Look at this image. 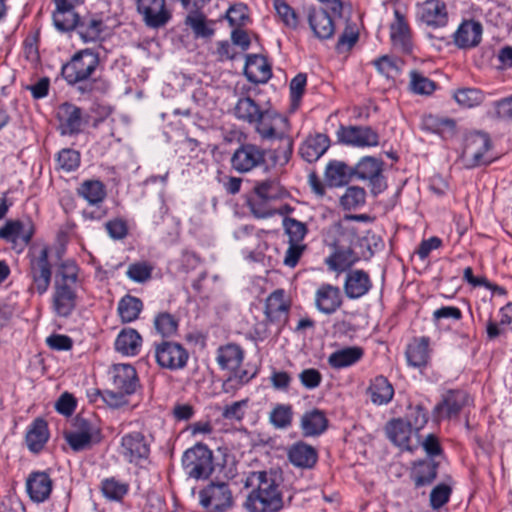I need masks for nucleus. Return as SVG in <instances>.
Listing matches in <instances>:
<instances>
[{
	"label": "nucleus",
	"instance_id": "1",
	"mask_svg": "<svg viewBox=\"0 0 512 512\" xmlns=\"http://www.w3.org/2000/svg\"><path fill=\"white\" fill-rule=\"evenodd\" d=\"M99 55L91 49L77 52L64 64L61 74L68 85L77 86L83 95H103L110 89V83L102 77L91 78L99 66Z\"/></svg>",
	"mask_w": 512,
	"mask_h": 512
},
{
	"label": "nucleus",
	"instance_id": "2",
	"mask_svg": "<svg viewBox=\"0 0 512 512\" xmlns=\"http://www.w3.org/2000/svg\"><path fill=\"white\" fill-rule=\"evenodd\" d=\"M245 487L252 488L244 503L248 512H277L283 507L282 495L272 471L251 472Z\"/></svg>",
	"mask_w": 512,
	"mask_h": 512
},
{
	"label": "nucleus",
	"instance_id": "3",
	"mask_svg": "<svg viewBox=\"0 0 512 512\" xmlns=\"http://www.w3.org/2000/svg\"><path fill=\"white\" fill-rule=\"evenodd\" d=\"M81 286L79 268L72 260L62 262L55 273L52 309L56 316L68 318L78 302V289Z\"/></svg>",
	"mask_w": 512,
	"mask_h": 512
},
{
	"label": "nucleus",
	"instance_id": "4",
	"mask_svg": "<svg viewBox=\"0 0 512 512\" xmlns=\"http://www.w3.org/2000/svg\"><path fill=\"white\" fill-rule=\"evenodd\" d=\"M182 465L190 478L207 479L214 471L213 453L206 445L198 443L184 452Z\"/></svg>",
	"mask_w": 512,
	"mask_h": 512
},
{
	"label": "nucleus",
	"instance_id": "5",
	"mask_svg": "<svg viewBox=\"0 0 512 512\" xmlns=\"http://www.w3.org/2000/svg\"><path fill=\"white\" fill-rule=\"evenodd\" d=\"M35 226L30 219L8 220L0 228V239L11 244V247L21 253L31 242Z\"/></svg>",
	"mask_w": 512,
	"mask_h": 512
},
{
	"label": "nucleus",
	"instance_id": "6",
	"mask_svg": "<svg viewBox=\"0 0 512 512\" xmlns=\"http://www.w3.org/2000/svg\"><path fill=\"white\" fill-rule=\"evenodd\" d=\"M203 508L211 512H225L233 505L232 492L225 482L210 483L199 492Z\"/></svg>",
	"mask_w": 512,
	"mask_h": 512
},
{
	"label": "nucleus",
	"instance_id": "7",
	"mask_svg": "<svg viewBox=\"0 0 512 512\" xmlns=\"http://www.w3.org/2000/svg\"><path fill=\"white\" fill-rule=\"evenodd\" d=\"M266 150L252 143L241 144L232 154L231 167L238 173H248L265 164Z\"/></svg>",
	"mask_w": 512,
	"mask_h": 512
},
{
	"label": "nucleus",
	"instance_id": "8",
	"mask_svg": "<svg viewBox=\"0 0 512 512\" xmlns=\"http://www.w3.org/2000/svg\"><path fill=\"white\" fill-rule=\"evenodd\" d=\"M415 17L417 22L429 28L438 29L447 25L449 13L443 0H425L417 3Z\"/></svg>",
	"mask_w": 512,
	"mask_h": 512
},
{
	"label": "nucleus",
	"instance_id": "9",
	"mask_svg": "<svg viewBox=\"0 0 512 512\" xmlns=\"http://www.w3.org/2000/svg\"><path fill=\"white\" fill-rule=\"evenodd\" d=\"M302 15L306 18L313 36L319 40L330 39L334 35L335 26L330 14L313 5H303Z\"/></svg>",
	"mask_w": 512,
	"mask_h": 512
},
{
	"label": "nucleus",
	"instance_id": "10",
	"mask_svg": "<svg viewBox=\"0 0 512 512\" xmlns=\"http://www.w3.org/2000/svg\"><path fill=\"white\" fill-rule=\"evenodd\" d=\"M491 149V140L488 134L475 132L466 139L463 155L469 161V167L488 165L492 158L486 153Z\"/></svg>",
	"mask_w": 512,
	"mask_h": 512
},
{
	"label": "nucleus",
	"instance_id": "11",
	"mask_svg": "<svg viewBox=\"0 0 512 512\" xmlns=\"http://www.w3.org/2000/svg\"><path fill=\"white\" fill-rule=\"evenodd\" d=\"M188 357L186 349L176 342L163 341L155 347V358L162 368L182 369L186 366Z\"/></svg>",
	"mask_w": 512,
	"mask_h": 512
},
{
	"label": "nucleus",
	"instance_id": "12",
	"mask_svg": "<svg viewBox=\"0 0 512 512\" xmlns=\"http://www.w3.org/2000/svg\"><path fill=\"white\" fill-rule=\"evenodd\" d=\"M51 275L48 248L43 247L38 255H33L30 259L29 276L32 279V289H35L40 295L44 294L50 285Z\"/></svg>",
	"mask_w": 512,
	"mask_h": 512
},
{
	"label": "nucleus",
	"instance_id": "13",
	"mask_svg": "<svg viewBox=\"0 0 512 512\" xmlns=\"http://www.w3.org/2000/svg\"><path fill=\"white\" fill-rule=\"evenodd\" d=\"M137 11L149 28L164 27L171 19L165 0H137Z\"/></svg>",
	"mask_w": 512,
	"mask_h": 512
},
{
	"label": "nucleus",
	"instance_id": "14",
	"mask_svg": "<svg viewBox=\"0 0 512 512\" xmlns=\"http://www.w3.org/2000/svg\"><path fill=\"white\" fill-rule=\"evenodd\" d=\"M254 124L256 132L266 140L276 139L281 132H289L288 119L274 110L262 111Z\"/></svg>",
	"mask_w": 512,
	"mask_h": 512
},
{
	"label": "nucleus",
	"instance_id": "15",
	"mask_svg": "<svg viewBox=\"0 0 512 512\" xmlns=\"http://www.w3.org/2000/svg\"><path fill=\"white\" fill-rule=\"evenodd\" d=\"M340 142L356 147H373L379 143V135L369 126H341L337 132Z\"/></svg>",
	"mask_w": 512,
	"mask_h": 512
},
{
	"label": "nucleus",
	"instance_id": "16",
	"mask_svg": "<svg viewBox=\"0 0 512 512\" xmlns=\"http://www.w3.org/2000/svg\"><path fill=\"white\" fill-rule=\"evenodd\" d=\"M120 453L128 462L138 463L148 458L150 444L141 432H131L122 437Z\"/></svg>",
	"mask_w": 512,
	"mask_h": 512
},
{
	"label": "nucleus",
	"instance_id": "17",
	"mask_svg": "<svg viewBox=\"0 0 512 512\" xmlns=\"http://www.w3.org/2000/svg\"><path fill=\"white\" fill-rule=\"evenodd\" d=\"M467 401L468 396L464 391L450 390L443 395L442 401L434 407L433 416L438 421L457 416Z\"/></svg>",
	"mask_w": 512,
	"mask_h": 512
},
{
	"label": "nucleus",
	"instance_id": "18",
	"mask_svg": "<svg viewBox=\"0 0 512 512\" xmlns=\"http://www.w3.org/2000/svg\"><path fill=\"white\" fill-rule=\"evenodd\" d=\"M53 481L44 471H33L26 479V491L31 501L43 503L49 499Z\"/></svg>",
	"mask_w": 512,
	"mask_h": 512
},
{
	"label": "nucleus",
	"instance_id": "19",
	"mask_svg": "<svg viewBox=\"0 0 512 512\" xmlns=\"http://www.w3.org/2000/svg\"><path fill=\"white\" fill-rule=\"evenodd\" d=\"M314 300L317 310L325 315H332L343 303L340 288L327 283L318 287Z\"/></svg>",
	"mask_w": 512,
	"mask_h": 512
},
{
	"label": "nucleus",
	"instance_id": "20",
	"mask_svg": "<svg viewBox=\"0 0 512 512\" xmlns=\"http://www.w3.org/2000/svg\"><path fill=\"white\" fill-rule=\"evenodd\" d=\"M395 19L390 25V38L393 46L402 53L409 54L412 51V32L404 15L394 11Z\"/></svg>",
	"mask_w": 512,
	"mask_h": 512
},
{
	"label": "nucleus",
	"instance_id": "21",
	"mask_svg": "<svg viewBox=\"0 0 512 512\" xmlns=\"http://www.w3.org/2000/svg\"><path fill=\"white\" fill-rule=\"evenodd\" d=\"M483 28L480 22L463 21L453 34L454 44L460 49H469L480 44Z\"/></svg>",
	"mask_w": 512,
	"mask_h": 512
},
{
	"label": "nucleus",
	"instance_id": "22",
	"mask_svg": "<svg viewBox=\"0 0 512 512\" xmlns=\"http://www.w3.org/2000/svg\"><path fill=\"white\" fill-rule=\"evenodd\" d=\"M58 119L61 135H75L81 132L83 125L81 108L64 103L59 108Z\"/></svg>",
	"mask_w": 512,
	"mask_h": 512
},
{
	"label": "nucleus",
	"instance_id": "23",
	"mask_svg": "<svg viewBox=\"0 0 512 512\" xmlns=\"http://www.w3.org/2000/svg\"><path fill=\"white\" fill-rule=\"evenodd\" d=\"M372 288V282L363 270H351L346 274L343 289L347 298L359 299L366 295Z\"/></svg>",
	"mask_w": 512,
	"mask_h": 512
},
{
	"label": "nucleus",
	"instance_id": "24",
	"mask_svg": "<svg viewBox=\"0 0 512 512\" xmlns=\"http://www.w3.org/2000/svg\"><path fill=\"white\" fill-rule=\"evenodd\" d=\"M244 75L251 83L264 84L271 78L272 71L265 57L250 54L246 56Z\"/></svg>",
	"mask_w": 512,
	"mask_h": 512
},
{
	"label": "nucleus",
	"instance_id": "25",
	"mask_svg": "<svg viewBox=\"0 0 512 512\" xmlns=\"http://www.w3.org/2000/svg\"><path fill=\"white\" fill-rule=\"evenodd\" d=\"M287 456L293 466L302 469L312 468L318 459L316 449L302 441L292 444L288 448Z\"/></svg>",
	"mask_w": 512,
	"mask_h": 512
},
{
	"label": "nucleus",
	"instance_id": "26",
	"mask_svg": "<svg viewBox=\"0 0 512 512\" xmlns=\"http://www.w3.org/2000/svg\"><path fill=\"white\" fill-rule=\"evenodd\" d=\"M113 385L117 390L127 395L135 393L138 385L135 368L130 364L115 365L113 370Z\"/></svg>",
	"mask_w": 512,
	"mask_h": 512
},
{
	"label": "nucleus",
	"instance_id": "27",
	"mask_svg": "<svg viewBox=\"0 0 512 512\" xmlns=\"http://www.w3.org/2000/svg\"><path fill=\"white\" fill-rule=\"evenodd\" d=\"M412 432H414L413 429L402 418L392 419L386 426V433L390 441L407 451L414 449L410 444Z\"/></svg>",
	"mask_w": 512,
	"mask_h": 512
},
{
	"label": "nucleus",
	"instance_id": "28",
	"mask_svg": "<svg viewBox=\"0 0 512 512\" xmlns=\"http://www.w3.org/2000/svg\"><path fill=\"white\" fill-rule=\"evenodd\" d=\"M327 426L328 420L325 414L318 409L305 412L300 420V428L304 437L319 436L325 432Z\"/></svg>",
	"mask_w": 512,
	"mask_h": 512
},
{
	"label": "nucleus",
	"instance_id": "29",
	"mask_svg": "<svg viewBox=\"0 0 512 512\" xmlns=\"http://www.w3.org/2000/svg\"><path fill=\"white\" fill-rule=\"evenodd\" d=\"M364 355V351L358 346H349L331 353L327 359L329 366L340 370L353 366L359 362Z\"/></svg>",
	"mask_w": 512,
	"mask_h": 512
},
{
	"label": "nucleus",
	"instance_id": "30",
	"mask_svg": "<svg viewBox=\"0 0 512 512\" xmlns=\"http://www.w3.org/2000/svg\"><path fill=\"white\" fill-rule=\"evenodd\" d=\"M405 355L409 366L425 367L429 360V338H414L408 344Z\"/></svg>",
	"mask_w": 512,
	"mask_h": 512
},
{
	"label": "nucleus",
	"instance_id": "31",
	"mask_svg": "<svg viewBox=\"0 0 512 512\" xmlns=\"http://www.w3.org/2000/svg\"><path fill=\"white\" fill-rule=\"evenodd\" d=\"M330 140L325 134L308 137L300 147L302 158L309 162L317 161L329 148Z\"/></svg>",
	"mask_w": 512,
	"mask_h": 512
},
{
	"label": "nucleus",
	"instance_id": "32",
	"mask_svg": "<svg viewBox=\"0 0 512 512\" xmlns=\"http://www.w3.org/2000/svg\"><path fill=\"white\" fill-rule=\"evenodd\" d=\"M438 463L433 459H424L415 463L411 478L416 488L430 485L437 477Z\"/></svg>",
	"mask_w": 512,
	"mask_h": 512
},
{
	"label": "nucleus",
	"instance_id": "33",
	"mask_svg": "<svg viewBox=\"0 0 512 512\" xmlns=\"http://www.w3.org/2000/svg\"><path fill=\"white\" fill-rule=\"evenodd\" d=\"M288 310L289 305L285 301L283 290H275L266 299L265 315L270 321H286Z\"/></svg>",
	"mask_w": 512,
	"mask_h": 512
},
{
	"label": "nucleus",
	"instance_id": "34",
	"mask_svg": "<svg viewBox=\"0 0 512 512\" xmlns=\"http://www.w3.org/2000/svg\"><path fill=\"white\" fill-rule=\"evenodd\" d=\"M244 353L240 346L227 344L217 350L216 361L223 370H236L243 361Z\"/></svg>",
	"mask_w": 512,
	"mask_h": 512
},
{
	"label": "nucleus",
	"instance_id": "35",
	"mask_svg": "<svg viewBox=\"0 0 512 512\" xmlns=\"http://www.w3.org/2000/svg\"><path fill=\"white\" fill-rule=\"evenodd\" d=\"M421 127L446 139L455 134L456 122L450 118L427 115L423 117Z\"/></svg>",
	"mask_w": 512,
	"mask_h": 512
},
{
	"label": "nucleus",
	"instance_id": "36",
	"mask_svg": "<svg viewBox=\"0 0 512 512\" xmlns=\"http://www.w3.org/2000/svg\"><path fill=\"white\" fill-rule=\"evenodd\" d=\"M48 438L49 432L46 421L40 418L35 419L26 433V443L29 450L35 453L39 452Z\"/></svg>",
	"mask_w": 512,
	"mask_h": 512
},
{
	"label": "nucleus",
	"instance_id": "37",
	"mask_svg": "<svg viewBox=\"0 0 512 512\" xmlns=\"http://www.w3.org/2000/svg\"><path fill=\"white\" fill-rule=\"evenodd\" d=\"M204 6L198 7H183L188 15L185 19V24L189 26L197 37L207 38L213 35L214 30L207 25L206 16L201 13Z\"/></svg>",
	"mask_w": 512,
	"mask_h": 512
},
{
	"label": "nucleus",
	"instance_id": "38",
	"mask_svg": "<svg viewBox=\"0 0 512 512\" xmlns=\"http://www.w3.org/2000/svg\"><path fill=\"white\" fill-rule=\"evenodd\" d=\"M141 343L142 338L136 330L124 329L116 338L115 349L124 355L134 356L139 352Z\"/></svg>",
	"mask_w": 512,
	"mask_h": 512
},
{
	"label": "nucleus",
	"instance_id": "39",
	"mask_svg": "<svg viewBox=\"0 0 512 512\" xmlns=\"http://www.w3.org/2000/svg\"><path fill=\"white\" fill-rule=\"evenodd\" d=\"M104 22L95 15H88L80 19L77 32L84 42H94L100 38L104 30Z\"/></svg>",
	"mask_w": 512,
	"mask_h": 512
},
{
	"label": "nucleus",
	"instance_id": "40",
	"mask_svg": "<svg viewBox=\"0 0 512 512\" xmlns=\"http://www.w3.org/2000/svg\"><path fill=\"white\" fill-rule=\"evenodd\" d=\"M371 401L376 405L389 403L394 395L393 386L384 376H377L368 388Z\"/></svg>",
	"mask_w": 512,
	"mask_h": 512
},
{
	"label": "nucleus",
	"instance_id": "41",
	"mask_svg": "<svg viewBox=\"0 0 512 512\" xmlns=\"http://www.w3.org/2000/svg\"><path fill=\"white\" fill-rule=\"evenodd\" d=\"M353 175V168L348 167L345 163L334 161L327 165L325 171V180L331 187H339L345 185Z\"/></svg>",
	"mask_w": 512,
	"mask_h": 512
},
{
	"label": "nucleus",
	"instance_id": "42",
	"mask_svg": "<svg viewBox=\"0 0 512 512\" xmlns=\"http://www.w3.org/2000/svg\"><path fill=\"white\" fill-rule=\"evenodd\" d=\"M262 110L258 104L250 97H241L238 99L234 114L237 119L249 124L255 123L259 119Z\"/></svg>",
	"mask_w": 512,
	"mask_h": 512
},
{
	"label": "nucleus",
	"instance_id": "43",
	"mask_svg": "<svg viewBox=\"0 0 512 512\" xmlns=\"http://www.w3.org/2000/svg\"><path fill=\"white\" fill-rule=\"evenodd\" d=\"M78 194L90 205H97L105 199L106 190L101 181L86 180L78 188Z\"/></svg>",
	"mask_w": 512,
	"mask_h": 512
},
{
	"label": "nucleus",
	"instance_id": "44",
	"mask_svg": "<svg viewBox=\"0 0 512 512\" xmlns=\"http://www.w3.org/2000/svg\"><path fill=\"white\" fill-rule=\"evenodd\" d=\"M80 19L79 15L72 8L56 7L53 12L54 25L61 32L77 29Z\"/></svg>",
	"mask_w": 512,
	"mask_h": 512
},
{
	"label": "nucleus",
	"instance_id": "45",
	"mask_svg": "<svg viewBox=\"0 0 512 512\" xmlns=\"http://www.w3.org/2000/svg\"><path fill=\"white\" fill-rule=\"evenodd\" d=\"M274 8L283 24L293 30L303 27L300 14L302 9L296 12L285 0H273Z\"/></svg>",
	"mask_w": 512,
	"mask_h": 512
},
{
	"label": "nucleus",
	"instance_id": "46",
	"mask_svg": "<svg viewBox=\"0 0 512 512\" xmlns=\"http://www.w3.org/2000/svg\"><path fill=\"white\" fill-rule=\"evenodd\" d=\"M143 309L142 301L131 295L124 296L118 303V313L122 322H132L136 320Z\"/></svg>",
	"mask_w": 512,
	"mask_h": 512
},
{
	"label": "nucleus",
	"instance_id": "47",
	"mask_svg": "<svg viewBox=\"0 0 512 512\" xmlns=\"http://www.w3.org/2000/svg\"><path fill=\"white\" fill-rule=\"evenodd\" d=\"M382 164L383 162L375 157H363L355 167H353V175L359 179L367 180L382 172Z\"/></svg>",
	"mask_w": 512,
	"mask_h": 512
},
{
	"label": "nucleus",
	"instance_id": "48",
	"mask_svg": "<svg viewBox=\"0 0 512 512\" xmlns=\"http://www.w3.org/2000/svg\"><path fill=\"white\" fill-rule=\"evenodd\" d=\"M280 145L272 150L271 159L275 165H286L293 152V140L288 132H281L280 136L276 138Z\"/></svg>",
	"mask_w": 512,
	"mask_h": 512
},
{
	"label": "nucleus",
	"instance_id": "49",
	"mask_svg": "<svg viewBox=\"0 0 512 512\" xmlns=\"http://www.w3.org/2000/svg\"><path fill=\"white\" fill-rule=\"evenodd\" d=\"M293 409L290 404H276L269 413V422L276 429H287L291 426Z\"/></svg>",
	"mask_w": 512,
	"mask_h": 512
},
{
	"label": "nucleus",
	"instance_id": "50",
	"mask_svg": "<svg viewBox=\"0 0 512 512\" xmlns=\"http://www.w3.org/2000/svg\"><path fill=\"white\" fill-rule=\"evenodd\" d=\"M101 491L111 501H121L129 491V484L114 477L105 478L101 482Z\"/></svg>",
	"mask_w": 512,
	"mask_h": 512
},
{
	"label": "nucleus",
	"instance_id": "51",
	"mask_svg": "<svg viewBox=\"0 0 512 512\" xmlns=\"http://www.w3.org/2000/svg\"><path fill=\"white\" fill-rule=\"evenodd\" d=\"M455 101L462 107L473 108L480 105L484 99V93L478 88H460L454 92Z\"/></svg>",
	"mask_w": 512,
	"mask_h": 512
},
{
	"label": "nucleus",
	"instance_id": "52",
	"mask_svg": "<svg viewBox=\"0 0 512 512\" xmlns=\"http://www.w3.org/2000/svg\"><path fill=\"white\" fill-rule=\"evenodd\" d=\"M282 226L289 243H301L308 233L306 224L292 217L285 216Z\"/></svg>",
	"mask_w": 512,
	"mask_h": 512
},
{
	"label": "nucleus",
	"instance_id": "53",
	"mask_svg": "<svg viewBox=\"0 0 512 512\" xmlns=\"http://www.w3.org/2000/svg\"><path fill=\"white\" fill-rule=\"evenodd\" d=\"M428 419V412L422 405H416L414 407L409 406V411L406 415V419L404 420L413 429L416 437L418 438V442H420L419 432L425 427Z\"/></svg>",
	"mask_w": 512,
	"mask_h": 512
},
{
	"label": "nucleus",
	"instance_id": "54",
	"mask_svg": "<svg viewBox=\"0 0 512 512\" xmlns=\"http://www.w3.org/2000/svg\"><path fill=\"white\" fill-rule=\"evenodd\" d=\"M254 191L256 197L260 200H274L279 199L283 196L284 190L276 180H265L259 182L255 187Z\"/></svg>",
	"mask_w": 512,
	"mask_h": 512
},
{
	"label": "nucleus",
	"instance_id": "55",
	"mask_svg": "<svg viewBox=\"0 0 512 512\" xmlns=\"http://www.w3.org/2000/svg\"><path fill=\"white\" fill-rule=\"evenodd\" d=\"M154 327L163 337H170L177 332L178 320L172 314L162 312L155 317Z\"/></svg>",
	"mask_w": 512,
	"mask_h": 512
},
{
	"label": "nucleus",
	"instance_id": "56",
	"mask_svg": "<svg viewBox=\"0 0 512 512\" xmlns=\"http://www.w3.org/2000/svg\"><path fill=\"white\" fill-rule=\"evenodd\" d=\"M80 153L71 148H64L58 152L56 161L60 169L71 172L80 166Z\"/></svg>",
	"mask_w": 512,
	"mask_h": 512
},
{
	"label": "nucleus",
	"instance_id": "57",
	"mask_svg": "<svg viewBox=\"0 0 512 512\" xmlns=\"http://www.w3.org/2000/svg\"><path fill=\"white\" fill-rule=\"evenodd\" d=\"M64 438L71 447V449L75 452L87 450L91 448L93 444L99 442L98 440L90 438L89 435L77 433L73 430L65 432Z\"/></svg>",
	"mask_w": 512,
	"mask_h": 512
},
{
	"label": "nucleus",
	"instance_id": "58",
	"mask_svg": "<svg viewBox=\"0 0 512 512\" xmlns=\"http://www.w3.org/2000/svg\"><path fill=\"white\" fill-rule=\"evenodd\" d=\"M365 190L363 188L352 186L348 187L340 198V203L344 209H354L365 202Z\"/></svg>",
	"mask_w": 512,
	"mask_h": 512
},
{
	"label": "nucleus",
	"instance_id": "59",
	"mask_svg": "<svg viewBox=\"0 0 512 512\" xmlns=\"http://www.w3.org/2000/svg\"><path fill=\"white\" fill-rule=\"evenodd\" d=\"M410 85L417 94L429 95L435 90V83L415 70L410 72Z\"/></svg>",
	"mask_w": 512,
	"mask_h": 512
},
{
	"label": "nucleus",
	"instance_id": "60",
	"mask_svg": "<svg viewBox=\"0 0 512 512\" xmlns=\"http://www.w3.org/2000/svg\"><path fill=\"white\" fill-rule=\"evenodd\" d=\"M153 267L147 262L130 264L126 275L134 282L143 283L151 278Z\"/></svg>",
	"mask_w": 512,
	"mask_h": 512
},
{
	"label": "nucleus",
	"instance_id": "61",
	"mask_svg": "<svg viewBox=\"0 0 512 512\" xmlns=\"http://www.w3.org/2000/svg\"><path fill=\"white\" fill-rule=\"evenodd\" d=\"M73 427L75 432L89 435L90 438L100 441V429L95 423L81 415H77L73 420Z\"/></svg>",
	"mask_w": 512,
	"mask_h": 512
},
{
	"label": "nucleus",
	"instance_id": "62",
	"mask_svg": "<svg viewBox=\"0 0 512 512\" xmlns=\"http://www.w3.org/2000/svg\"><path fill=\"white\" fill-rule=\"evenodd\" d=\"M355 261L353 252L348 249L345 251H336L328 260L327 264L333 270L342 271L351 266Z\"/></svg>",
	"mask_w": 512,
	"mask_h": 512
},
{
	"label": "nucleus",
	"instance_id": "63",
	"mask_svg": "<svg viewBox=\"0 0 512 512\" xmlns=\"http://www.w3.org/2000/svg\"><path fill=\"white\" fill-rule=\"evenodd\" d=\"M307 84V75L298 73L290 82V97L292 106L295 108L299 105L300 100L305 92Z\"/></svg>",
	"mask_w": 512,
	"mask_h": 512
},
{
	"label": "nucleus",
	"instance_id": "64",
	"mask_svg": "<svg viewBox=\"0 0 512 512\" xmlns=\"http://www.w3.org/2000/svg\"><path fill=\"white\" fill-rule=\"evenodd\" d=\"M451 488L446 484L435 486L430 493V505L434 509H439L445 505L450 498Z\"/></svg>",
	"mask_w": 512,
	"mask_h": 512
}]
</instances>
